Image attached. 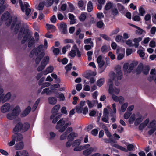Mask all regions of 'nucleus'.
Listing matches in <instances>:
<instances>
[{"instance_id": "nucleus-1", "label": "nucleus", "mask_w": 156, "mask_h": 156, "mask_svg": "<svg viewBox=\"0 0 156 156\" xmlns=\"http://www.w3.org/2000/svg\"><path fill=\"white\" fill-rule=\"evenodd\" d=\"M30 127V124L27 123H24L23 124L20 122L18 123L13 129V132L16 134L13 135L12 137L16 141H20L23 138V136L21 134L16 133L18 132L24 133L28 130Z\"/></svg>"}, {"instance_id": "nucleus-2", "label": "nucleus", "mask_w": 156, "mask_h": 156, "mask_svg": "<svg viewBox=\"0 0 156 156\" xmlns=\"http://www.w3.org/2000/svg\"><path fill=\"white\" fill-rule=\"evenodd\" d=\"M24 29L23 27L21 28L18 36V38L21 40L23 37L21 41L22 44H24L28 39H29L28 41V47L29 48L31 47L34 44V39L33 37H31V34L30 32L29 28H27L24 30Z\"/></svg>"}, {"instance_id": "nucleus-3", "label": "nucleus", "mask_w": 156, "mask_h": 156, "mask_svg": "<svg viewBox=\"0 0 156 156\" xmlns=\"http://www.w3.org/2000/svg\"><path fill=\"white\" fill-rule=\"evenodd\" d=\"M44 46L43 45H40L39 46L36 48L33 49L31 51L30 56L32 58L35 54L37 56L35 59V62L36 64L38 65L40 62V61L45 55V53L44 52H41Z\"/></svg>"}, {"instance_id": "nucleus-4", "label": "nucleus", "mask_w": 156, "mask_h": 156, "mask_svg": "<svg viewBox=\"0 0 156 156\" xmlns=\"http://www.w3.org/2000/svg\"><path fill=\"white\" fill-rule=\"evenodd\" d=\"M10 16V14L9 12H5L2 15L1 19L2 21H5L8 20L6 22V24L7 26H9L11 24L12 21L11 28H13L17 22V18L16 17H14L12 19V21L11 20L9 19Z\"/></svg>"}, {"instance_id": "nucleus-5", "label": "nucleus", "mask_w": 156, "mask_h": 156, "mask_svg": "<svg viewBox=\"0 0 156 156\" xmlns=\"http://www.w3.org/2000/svg\"><path fill=\"white\" fill-rule=\"evenodd\" d=\"M108 85L109 86L108 92L110 94L112 95L114 94H118L120 92L119 89L113 87V81L111 79L109 80Z\"/></svg>"}, {"instance_id": "nucleus-6", "label": "nucleus", "mask_w": 156, "mask_h": 156, "mask_svg": "<svg viewBox=\"0 0 156 156\" xmlns=\"http://www.w3.org/2000/svg\"><path fill=\"white\" fill-rule=\"evenodd\" d=\"M19 3L22 11L25 12L26 15L28 16L31 12V9L29 8L30 6L28 3L25 2L23 4L21 0H20Z\"/></svg>"}, {"instance_id": "nucleus-7", "label": "nucleus", "mask_w": 156, "mask_h": 156, "mask_svg": "<svg viewBox=\"0 0 156 156\" xmlns=\"http://www.w3.org/2000/svg\"><path fill=\"white\" fill-rule=\"evenodd\" d=\"M69 119L68 118H62L57 123L56 126V129H59V131L60 132L62 133L64 131H61V130L64 127L65 123L66 122L69 121Z\"/></svg>"}, {"instance_id": "nucleus-8", "label": "nucleus", "mask_w": 156, "mask_h": 156, "mask_svg": "<svg viewBox=\"0 0 156 156\" xmlns=\"http://www.w3.org/2000/svg\"><path fill=\"white\" fill-rule=\"evenodd\" d=\"M116 52L118 54L117 56V59L118 60L122 59L125 54V49L121 48H119L117 49Z\"/></svg>"}, {"instance_id": "nucleus-9", "label": "nucleus", "mask_w": 156, "mask_h": 156, "mask_svg": "<svg viewBox=\"0 0 156 156\" xmlns=\"http://www.w3.org/2000/svg\"><path fill=\"white\" fill-rule=\"evenodd\" d=\"M60 107V105H57L55 106L52 109V113L53 114L51 115L50 117V119H52L54 118H55L56 115L57 114V112L59 109Z\"/></svg>"}, {"instance_id": "nucleus-10", "label": "nucleus", "mask_w": 156, "mask_h": 156, "mask_svg": "<svg viewBox=\"0 0 156 156\" xmlns=\"http://www.w3.org/2000/svg\"><path fill=\"white\" fill-rule=\"evenodd\" d=\"M11 106L9 104L5 103L3 105L1 108V112L3 113L9 112L10 111Z\"/></svg>"}, {"instance_id": "nucleus-11", "label": "nucleus", "mask_w": 156, "mask_h": 156, "mask_svg": "<svg viewBox=\"0 0 156 156\" xmlns=\"http://www.w3.org/2000/svg\"><path fill=\"white\" fill-rule=\"evenodd\" d=\"M85 101H82L80 103L79 105H77L76 108V112L78 113H80L82 112L83 111V107L85 105Z\"/></svg>"}, {"instance_id": "nucleus-12", "label": "nucleus", "mask_w": 156, "mask_h": 156, "mask_svg": "<svg viewBox=\"0 0 156 156\" xmlns=\"http://www.w3.org/2000/svg\"><path fill=\"white\" fill-rule=\"evenodd\" d=\"M150 74L153 75V76L149 77L148 80L149 81H151L154 79V81L156 83V71L155 69H153L151 70Z\"/></svg>"}, {"instance_id": "nucleus-13", "label": "nucleus", "mask_w": 156, "mask_h": 156, "mask_svg": "<svg viewBox=\"0 0 156 156\" xmlns=\"http://www.w3.org/2000/svg\"><path fill=\"white\" fill-rule=\"evenodd\" d=\"M59 0H44V4L47 7L50 6L52 5L53 2H54L56 4H58Z\"/></svg>"}, {"instance_id": "nucleus-14", "label": "nucleus", "mask_w": 156, "mask_h": 156, "mask_svg": "<svg viewBox=\"0 0 156 156\" xmlns=\"http://www.w3.org/2000/svg\"><path fill=\"white\" fill-rule=\"evenodd\" d=\"M78 136L77 133H75L74 132H73L68 136L67 139L69 141H72L73 140L75 137H76Z\"/></svg>"}, {"instance_id": "nucleus-15", "label": "nucleus", "mask_w": 156, "mask_h": 156, "mask_svg": "<svg viewBox=\"0 0 156 156\" xmlns=\"http://www.w3.org/2000/svg\"><path fill=\"white\" fill-rule=\"evenodd\" d=\"M59 28L63 34H65L67 33V26L65 23H61Z\"/></svg>"}, {"instance_id": "nucleus-16", "label": "nucleus", "mask_w": 156, "mask_h": 156, "mask_svg": "<svg viewBox=\"0 0 156 156\" xmlns=\"http://www.w3.org/2000/svg\"><path fill=\"white\" fill-rule=\"evenodd\" d=\"M97 62L99 67L101 68L105 64V62L102 60V56L99 55L97 59Z\"/></svg>"}, {"instance_id": "nucleus-17", "label": "nucleus", "mask_w": 156, "mask_h": 156, "mask_svg": "<svg viewBox=\"0 0 156 156\" xmlns=\"http://www.w3.org/2000/svg\"><path fill=\"white\" fill-rule=\"evenodd\" d=\"M31 110V108L30 106H28L25 110L22 112L21 114L22 117H24L27 115L30 112Z\"/></svg>"}, {"instance_id": "nucleus-18", "label": "nucleus", "mask_w": 156, "mask_h": 156, "mask_svg": "<svg viewBox=\"0 0 156 156\" xmlns=\"http://www.w3.org/2000/svg\"><path fill=\"white\" fill-rule=\"evenodd\" d=\"M137 11H134L133 13L132 20L135 21H140L141 18L139 15Z\"/></svg>"}, {"instance_id": "nucleus-19", "label": "nucleus", "mask_w": 156, "mask_h": 156, "mask_svg": "<svg viewBox=\"0 0 156 156\" xmlns=\"http://www.w3.org/2000/svg\"><path fill=\"white\" fill-rule=\"evenodd\" d=\"M116 76L118 80H121L122 77V73L120 69H116Z\"/></svg>"}, {"instance_id": "nucleus-20", "label": "nucleus", "mask_w": 156, "mask_h": 156, "mask_svg": "<svg viewBox=\"0 0 156 156\" xmlns=\"http://www.w3.org/2000/svg\"><path fill=\"white\" fill-rule=\"evenodd\" d=\"M142 39V38L141 37L134 39L133 41L134 42V44H133V46L136 48H138L139 45V42L141 41Z\"/></svg>"}, {"instance_id": "nucleus-21", "label": "nucleus", "mask_w": 156, "mask_h": 156, "mask_svg": "<svg viewBox=\"0 0 156 156\" xmlns=\"http://www.w3.org/2000/svg\"><path fill=\"white\" fill-rule=\"evenodd\" d=\"M20 112L21 110L20 107L17 106L12 110V113H14L15 116H16L19 115Z\"/></svg>"}, {"instance_id": "nucleus-22", "label": "nucleus", "mask_w": 156, "mask_h": 156, "mask_svg": "<svg viewBox=\"0 0 156 156\" xmlns=\"http://www.w3.org/2000/svg\"><path fill=\"white\" fill-rule=\"evenodd\" d=\"M48 101L49 104L54 105L56 103L57 99L55 97H50L48 98Z\"/></svg>"}, {"instance_id": "nucleus-23", "label": "nucleus", "mask_w": 156, "mask_h": 156, "mask_svg": "<svg viewBox=\"0 0 156 156\" xmlns=\"http://www.w3.org/2000/svg\"><path fill=\"white\" fill-rule=\"evenodd\" d=\"M94 150V148L92 147H90L88 149L83 151V154L87 156L90 154Z\"/></svg>"}, {"instance_id": "nucleus-24", "label": "nucleus", "mask_w": 156, "mask_h": 156, "mask_svg": "<svg viewBox=\"0 0 156 156\" xmlns=\"http://www.w3.org/2000/svg\"><path fill=\"white\" fill-rule=\"evenodd\" d=\"M143 117L141 115L139 116V117L136 118V120L134 123V125L137 126L143 120Z\"/></svg>"}, {"instance_id": "nucleus-25", "label": "nucleus", "mask_w": 156, "mask_h": 156, "mask_svg": "<svg viewBox=\"0 0 156 156\" xmlns=\"http://www.w3.org/2000/svg\"><path fill=\"white\" fill-rule=\"evenodd\" d=\"M15 147L16 150H21L23 149L24 147L23 142H21L16 144Z\"/></svg>"}, {"instance_id": "nucleus-26", "label": "nucleus", "mask_w": 156, "mask_h": 156, "mask_svg": "<svg viewBox=\"0 0 156 156\" xmlns=\"http://www.w3.org/2000/svg\"><path fill=\"white\" fill-rule=\"evenodd\" d=\"M49 60V57L48 56H46L43 58L41 61V63L46 66L47 64L48 63Z\"/></svg>"}, {"instance_id": "nucleus-27", "label": "nucleus", "mask_w": 156, "mask_h": 156, "mask_svg": "<svg viewBox=\"0 0 156 156\" xmlns=\"http://www.w3.org/2000/svg\"><path fill=\"white\" fill-rule=\"evenodd\" d=\"M137 63L134 62L131 63L129 66V69L127 73H130L133 69L134 66H136Z\"/></svg>"}, {"instance_id": "nucleus-28", "label": "nucleus", "mask_w": 156, "mask_h": 156, "mask_svg": "<svg viewBox=\"0 0 156 156\" xmlns=\"http://www.w3.org/2000/svg\"><path fill=\"white\" fill-rule=\"evenodd\" d=\"M129 25L130 26H131L132 27H134L137 28L138 29V30H137V32L138 33V34L140 35V34H142L143 32H145L143 30H142V29H141L139 27H138L136 25H135L133 24H129Z\"/></svg>"}, {"instance_id": "nucleus-29", "label": "nucleus", "mask_w": 156, "mask_h": 156, "mask_svg": "<svg viewBox=\"0 0 156 156\" xmlns=\"http://www.w3.org/2000/svg\"><path fill=\"white\" fill-rule=\"evenodd\" d=\"M46 26L47 30H51L52 32L55 31V27L53 25L47 24Z\"/></svg>"}, {"instance_id": "nucleus-30", "label": "nucleus", "mask_w": 156, "mask_h": 156, "mask_svg": "<svg viewBox=\"0 0 156 156\" xmlns=\"http://www.w3.org/2000/svg\"><path fill=\"white\" fill-rule=\"evenodd\" d=\"M156 122L154 120H153L151 122L150 124L148 126L149 128H156Z\"/></svg>"}, {"instance_id": "nucleus-31", "label": "nucleus", "mask_w": 156, "mask_h": 156, "mask_svg": "<svg viewBox=\"0 0 156 156\" xmlns=\"http://www.w3.org/2000/svg\"><path fill=\"white\" fill-rule=\"evenodd\" d=\"M87 9L89 12H91L93 9L92 3L91 1H89L87 5Z\"/></svg>"}, {"instance_id": "nucleus-32", "label": "nucleus", "mask_w": 156, "mask_h": 156, "mask_svg": "<svg viewBox=\"0 0 156 156\" xmlns=\"http://www.w3.org/2000/svg\"><path fill=\"white\" fill-rule=\"evenodd\" d=\"M143 69V64H140L138 66L137 69L136 70V72L137 74H139L141 73Z\"/></svg>"}, {"instance_id": "nucleus-33", "label": "nucleus", "mask_w": 156, "mask_h": 156, "mask_svg": "<svg viewBox=\"0 0 156 156\" xmlns=\"http://www.w3.org/2000/svg\"><path fill=\"white\" fill-rule=\"evenodd\" d=\"M54 69V68L53 66H49L47 67L44 72L45 75H46L48 73L52 72Z\"/></svg>"}, {"instance_id": "nucleus-34", "label": "nucleus", "mask_w": 156, "mask_h": 156, "mask_svg": "<svg viewBox=\"0 0 156 156\" xmlns=\"http://www.w3.org/2000/svg\"><path fill=\"white\" fill-rule=\"evenodd\" d=\"M11 96L10 93H8L2 99V101L4 102L7 101L10 98Z\"/></svg>"}, {"instance_id": "nucleus-35", "label": "nucleus", "mask_w": 156, "mask_h": 156, "mask_svg": "<svg viewBox=\"0 0 156 156\" xmlns=\"http://www.w3.org/2000/svg\"><path fill=\"white\" fill-rule=\"evenodd\" d=\"M110 48L106 45H103L101 48V51L103 53H105L109 50Z\"/></svg>"}, {"instance_id": "nucleus-36", "label": "nucleus", "mask_w": 156, "mask_h": 156, "mask_svg": "<svg viewBox=\"0 0 156 156\" xmlns=\"http://www.w3.org/2000/svg\"><path fill=\"white\" fill-rule=\"evenodd\" d=\"M52 90H49V88H46L43 90V91L41 92V94L46 93L47 95H49L52 92Z\"/></svg>"}, {"instance_id": "nucleus-37", "label": "nucleus", "mask_w": 156, "mask_h": 156, "mask_svg": "<svg viewBox=\"0 0 156 156\" xmlns=\"http://www.w3.org/2000/svg\"><path fill=\"white\" fill-rule=\"evenodd\" d=\"M112 4L111 2H107L105 6V9L106 10H109L112 7Z\"/></svg>"}, {"instance_id": "nucleus-38", "label": "nucleus", "mask_w": 156, "mask_h": 156, "mask_svg": "<svg viewBox=\"0 0 156 156\" xmlns=\"http://www.w3.org/2000/svg\"><path fill=\"white\" fill-rule=\"evenodd\" d=\"M91 39L90 38L85 39L84 41V42L85 44H88L90 43V44L93 47L94 46L93 42L91 41Z\"/></svg>"}, {"instance_id": "nucleus-39", "label": "nucleus", "mask_w": 156, "mask_h": 156, "mask_svg": "<svg viewBox=\"0 0 156 156\" xmlns=\"http://www.w3.org/2000/svg\"><path fill=\"white\" fill-rule=\"evenodd\" d=\"M108 115H103L102 117V120L103 122H105L106 123H109L108 122Z\"/></svg>"}, {"instance_id": "nucleus-40", "label": "nucleus", "mask_w": 156, "mask_h": 156, "mask_svg": "<svg viewBox=\"0 0 156 156\" xmlns=\"http://www.w3.org/2000/svg\"><path fill=\"white\" fill-rule=\"evenodd\" d=\"M86 18V13H83L80 15L79 19L81 21H83Z\"/></svg>"}, {"instance_id": "nucleus-41", "label": "nucleus", "mask_w": 156, "mask_h": 156, "mask_svg": "<svg viewBox=\"0 0 156 156\" xmlns=\"http://www.w3.org/2000/svg\"><path fill=\"white\" fill-rule=\"evenodd\" d=\"M52 48L53 49V52L55 55L56 56L59 54L60 50L58 48H54V47H53Z\"/></svg>"}, {"instance_id": "nucleus-42", "label": "nucleus", "mask_w": 156, "mask_h": 156, "mask_svg": "<svg viewBox=\"0 0 156 156\" xmlns=\"http://www.w3.org/2000/svg\"><path fill=\"white\" fill-rule=\"evenodd\" d=\"M104 81V78H101L98 80L97 82V84L99 87H101L103 85Z\"/></svg>"}, {"instance_id": "nucleus-43", "label": "nucleus", "mask_w": 156, "mask_h": 156, "mask_svg": "<svg viewBox=\"0 0 156 156\" xmlns=\"http://www.w3.org/2000/svg\"><path fill=\"white\" fill-rule=\"evenodd\" d=\"M16 116L15 115V114L12 112L9 113L7 115V117L9 120H12L14 119Z\"/></svg>"}, {"instance_id": "nucleus-44", "label": "nucleus", "mask_w": 156, "mask_h": 156, "mask_svg": "<svg viewBox=\"0 0 156 156\" xmlns=\"http://www.w3.org/2000/svg\"><path fill=\"white\" fill-rule=\"evenodd\" d=\"M73 48L76 49V53L77 52V56L78 57H80L81 56V52L80 51L76 45H75L73 46Z\"/></svg>"}, {"instance_id": "nucleus-45", "label": "nucleus", "mask_w": 156, "mask_h": 156, "mask_svg": "<svg viewBox=\"0 0 156 156\" xmlns=\"http://www.w3.org/2000/svg\"><path fill=\"white\" fill-rule=\"evenodd\" d=\"M78 6L79 8L81 10H83L85 8L84 2L82 1H79L78 3Z\"/></svg>"}, {"instance_id": "nucleus-46", "label": "nucleus", "mask_w": 156, "mask_h": 156, "mask_svg": "<svg viewBox=\"0 0 156 156\" xmlns=\"http://www.w3.org/2000/svg\"><path fill=\"white\" fill-rule=\"evenodd\" d=\"M81 143L80 140L78 139L75 140L73 145V147L78 146Z\"/></svg>"}, {"instance_id": "nucleus-47", "label": "nucleus", "mask_w": 156, "mask_h": 156, "mask_svg": "<svg viewBox=\"0 0 156 156\" xmlns=\"http://www.w3.org/2000/svg\"><path fill=\"white\" fill-rule=\"evenodd\" d=\"M112 14L114 16H116L119 13V12L117 8H113L112 10Z\"/></svg>"}, {"instance_id": "nucleus-48", "label": "nucleus", "mask_w": 156, "mask_h": 156, "mask_svg": "<svg viewBox=\"0 0 156 156\" xmlns=\"http://www.w3.org/2000/svg\"><path fill=\"white\" fill-rule=\"evenodd\" d=\"M76 49L71 50L69 53V55L72 57L74 58L76 55Z\"/></svg>"}, {"instance_id": "nucleus-49", "label": "nucleus", "mask_w": 156, "mask_h": 156, "mask_svg": "<svg viewBox=\"0 0 156 156\" xmlns=\"http://www.w3.org/2000/svg\"><path fill=\"white\" fill-rule=\"evenodd\" d=\"M150 69V68L148 66H146L145 67L143 70V73L144 74L147 75V74L148 73Z\"/></svg>"}, {"instance_id": "nucleus-50", "label": "nucleus", "mask_w": 156, "mask_h": 156, "mask_svg": "<svg viewBox=\"0 0 156 156\" xmlns=\"http://www.w3.org/2000/svg\"><path fill=\"white\" fill-rule=\"evenodd\" d=\"M104 26V23L102 21H99L97 23V26L98 28H101Z\"/></svg>"}, {"instance_id": "nucleus-51", "label": "nucleus", "mask_w": 156, "mask_h": 156, "mask_svg": "<svg viewBox=\"0 0 156 156\" xmlns=\"http://www.w3.org/2000/svg\"><path fill=\"white\" fill-rule=\"evenodd\" d=\"M136 118L135 115H133L129 119V122L130 124H133Z\"/></svg>"}, {"instance_id": "nucleus-52", "label": "nucleus", "mask_w": 156, "mask_h": 156, "mask_svg": "<svg viewBox=\"0 0 156 156\" xmlns=\"http://www.w3.org/2000/svg\"><path fill=\"white\" fill-rule=\"evenodd\" d=\"M139 11L140 15L141 16H143L145 13L144 9L142 7L140 8L139 9Z\"/></svg>"}, {"instance_id": "nucleus-53", "label": "nucleus", "mask_w": 156, "mask_h": 156, "mask_svg": "<svg viewBox=\"0 0 156 156\" xmlns=\"http://www.w3.org/2000/svg\"><path fill=\"white\" fill-rule=\"evenodd\" d=\"M21 25V23H18L16 25V27L15 28V32L16 33H17L19 30Z\"/></svg>"}, {"instance_id": "nucleus-54", "label": "nucleus", "mask_w": 156, "mask_h": 156, "mask_svg": "<svg viewBox=\"0 0 156 156\" xmlns=\"http://www.w3.org/2000/svg\"><path fill=\"white\" fill-rule=\"evenodd\" d=\"M156 31V27H153L151 29L150 33L151 36H154L155 33Z\"/></svg>"}, {"instance_id": "nucleus-55", "label": "nucleus", "mask_w": 156, "mask_h": 156, "mask_svg": "<svg viewBox=\"0 0 156 156\" xmlns=\"http://www.w3.org/2000/svg\"><path fill=\"white\" fill-rule=\"evenodd\" d=\"M71 124V123L70 121H69L67 123H65L64 127L63 128V129H62L61 131H64L68 126H70Z\"/></svg>"}, {"instance_id": "nucleus-56", "label": "nucleus", "mask_w": 156, "mask_h": 156, "mask_svg": "<svg viewBox=\"0 0 156 156\" xmlns=\"http://www.w3.org/2000/svg\"><path fill=\"white\" fill-rule=\"evenodd\" d=\"M94 101H92V102L88 100L87 101V102L89 108H92L93 107L94 104Z\"/></svg>"}, {"instance_id": "nucleus-57", "label": "nucleus", "mask_w": 156, "mask_h": 156, "mask_svg": "<svg viewBox=\"0 0 156 156\" xmlns=\"http://www.w3.org/2000/svg\"><path fill=\"white\" fill-rule=\"evenodd\" d=\"M137 53L139 54V56L141 57H144L145 55V53L142 50H138L137 51Z\"/></svg>"}, {"instance_id": "nucleus-58", "label": "nucleus", "mask_w": 156, "mask_h": 156, "mask_svg": "<svg viewBox=\"0 0 156 156\" xmlns=\"http://www.w3.org/2000/svg\"><path fill=\"white\" fill-rule=\"evenodd\" d=\"M67 133L66 132H64L62 134L60 137V139L61 140H63L66 139Z\"/></svg>"}, {"instance_id": "nucleus-59", "label": "nucleus", "mask_w": 156, "mask_h": 156, "mask_svg": "<svg viewBox=\"0 0 156 156\" xmlns=\"http://www.w3.org/2000/svg\"><path fill=\"white\" fill-rule=\"evenodd\" d=\"M45 66V65L41 63V65L37 68V71L38 72L41 71L44 69Z\"/></svg>"}, {"instance_id": "nucleus-60", "label": "nucleus", "mask_w": 156, "mask_h": 156, "mask_svg": "<svg viewBox=\"0 0 156 156\" xmlns=\"http://www.w3.org/2000/svg\"><path fill=\"white\" fill-rule=\"evenodd\" d=\"M128 103H125L122 105L121 107V110L123 112H124L126 110L127 107L128 106Z\"/></svg>"}, {"instance_id": "nucleus-61", "label": "nucleus", "mask_w": 156, "mask_h": 156, "mask_svg": "<svg viewBox=\"0 0 156 156\" xmlns=\"http://www.w3.org/2000/svg\"><path fill=\"white\" fill-rule=\"evenodd\" d=\"M131 114V113L127 111L124 115V117L126 119H127Z\"/></svg>"}, {"instance_id": "nucleus-62", "label": "nucleus", "mask_w": 156, "mask_h": 156, "mask_svg": "<svg viewBox=\"0 0 156 156\" xmlns=\"http://www.w3.org/2000/svg\"><path fill=\"white\" fill-rule=\"evenodd\" d=\"M44 6V3L42 2H40L38 6V9L39 10H42Z\"/></svg>"}, {"instance_id": "nucleus-63", "label": "nucleus", "mask_w": 156, "mask_h": 156, "mask_svg": "<svg viewBox=\"0 0 156 156\" xmlns=\"http://www.w3.org/2000/svg\"><path fill=\"white\" fill-rule=\"evenodd\" d=\"M126 43L130 47H133V44L132 43L130 39H128L126 41Z\"/></svg>"}, {"instance_id": "nucleus-64", "label": "nucleus", "mask_w": 156, "mask_h": 156, "mask_svg": "<svg viewBox=\"0 0 156 156\" xmlns=\"http://www.w3.org/2000/svg\"><path fill=\"white\" fill-rule=\"evenodd\" d=\"M72 64L71 63H69L65 67L66 71L67 72L69 71L71 69Z\"/></svg>"}]
</instances>
